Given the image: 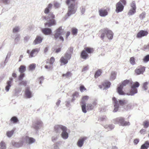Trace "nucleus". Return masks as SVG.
I'll list each match as a JSON object with an SVG mask.
<instances>
[{
  "instance_id": "1",
  "label": "nucleus",
  "mask_w": 149,
  "mask_h": 149,
  "mask_svg": "<svg viewBox=\"0 0 149 149\" xmlns=\"http://www.w3.org/2000/svg\"><path fill=\"white\" fill-rule=\"evenodd\" d=\"M66 3L68 6V11L66 16L69 17L76 13L77 7L75 4V0H67Z\"/></svg>"
},
{
  "instance_id": "2",
  "label": "nucleus",
  "mask_w": 149,
  "mask_h": 149,
  "mask_svg": "<svg viewBox=\"0 0 149 149\" xmlns=\"http://www.w3.org/2000/svg\"><path fill=\"white\" fill-rule=\"evenodd\" d=\"M54 15L51 13H50L47 17H45V19L47 22L45 24V27H50L56 24V22L54 19Z\"/></svg>"
},
{
  "instance_id": "3",
  "label": "nucleus",
  "mask_w": 149,
  "mask_h": 149,
  "mask_svg": "<svg viewBox=\"0 0 149 149\" xmlns=\"http://www.w3.org/2000/svg\"><path fill=\"white\" fill-rule=\"evenodd\" d=\"M112 100L113 103V104L114 107L113 111L114 112H117L118 110L119 107V103L121 106H123L127 102V101L125 100H118L115 97H113L112 98Z\"/></svg>"
},
{
  "instance_id": "4",
  "label": "nucleus",
  "mask_w": 149,
  "mask_h": 149,
  "mask_svg": "<svg viewBox=\"0 0 149 149\" xmlns=\"http://www.w3.org/2000/svg\"><path fill=\"white\" fill-rule=\"evenodd\" d=\"M101 32H102V34L100 37L102 39H104L106 36L109 40H111L112 39L113 33L111 30L107 29H104L101 30Z\"/></svg>"
},
{
  "instance_id": "5",
  "label": "nucleus",
  "mask_w": 149,
  "mask_h": 149,
  "mask_svg": "<svg viewBox=\"0 0 149 149\" xmlns=\"http://www.w3.org/2000/svg\"><path fill=\"white\" fill-rule=\"evenodd\" d=\"M113 121L114 124H118L122 126L129 125L130 124L129 122L126 121L122 117H119L114 119H113Z\"/></svg>"
},
{
  "instance_id": "6",
  "label": "nucleus",
  "mask_w": 149,
  "mask_h": 149,
  "mask_svg": "<svg viewBox=\"0 0 149 149\" xmlns=\"http://www.w3.org/2000/svg\"><path fill=\"white\" fill-rule=\"evenodd\" d=\"M132 83V82L131 80L126 79L123 81L117 88V91L118 93L120 95H124V92L122 90L123 87L126 86L129 84H131Z\"/></svg>"
},
{
  "instance_id": "7",
  "label": "nucleus",
  "mask_w": 149,
  "mask_h": 149,
  "mask_svg": "<svg viewBox=\"0 0 149 149\" xmlns=\"http://www.w3.org/2000/svg\"><path fill=\"white\" fill-rule=\"evenodd\" d=\"M63 31V30L62 29V26H60L55 31L54 35V38L56 40H60L62 41H64L63 37L61 36Z\"/></svg>"
},
{
  "instance_id": "8",
  "label": "nucleus",
  "mask_w": 149,
  "mask_h": 149,
  "mask_svg": "<svg viewBox=\"0 0 149 149\" xmlns=\"http://www.w3.org/2000/svg\"><path fill=\"white\" fill-rule=\"evenodd\" d=\"M125 0H120L116 4V13H119L122 11L124 9L123 5L126 4Z\"/></svg>"
},
{
  "instance_id": "9",
  "label": "nucleus",
  "mask_w": 149,
  "mask_h": 149,
  "mask_svg": "<svg viewBox=\"0 0 149 149\" xmlns=\"http://www.w3.org/2000/svg\"><path fill=\"white\" fill-rule=\"evenodd\" d=\"M140 85L139 83L136 81V82L133 85L131 86V90L129 93H127V95L131 96L134 95L135 94L137 93V88L139 87Z\"/></svg>"
},
{
  "instance_id": "10",
  "label": "nucleus",
  "mask_w": 149,
  "mask_h": 149,
  "mask_svg": "<svg viewBox=\"0 0 149 149\" xmlns=\"http://www.w3.org/2000/svg\"><path fill=\"white\" fill-rule=\"evenodd\" d=\"M40 51L39 48H36L33 49L31 51L29 50L27 51V53L29 54V57L31 58L35 57Z\"/></svg>"
},
{
  "instance_id": "11",
  "label": "nucleus",
  "mask_w": 149,
  "mask_h": 149,
  "mask_svg": "<svg viewBox=\"0 0 149 149\" xmlns=\"http://www.w3.org/2000/svg\"><path fill=\"white\" fill-rule=\"evenodd\" d=\"M66 127L61 125H57L54 127V131L57 134H60Z\"/></svg>"
},
{
  "instance_id": "12",
  "label": "nucleus",
  "mask_w": 149,
  "mask_h": 149,
  "mask_svg": "<svg viewBox=\"0 0 149 149\" xmlns=\"http://www.w3.org/2000/svg\"><path fill=\"white\" fill-rule=\"evenodd\" d=\"M109 10V9H100L98 11L99 15L102 17H105L108 15Z\"/></svg>"
},
{
  "instance_id": "13",
  "label": "nucleus",
  "mask_w": 149,
  "mask_h": 149,
  "mask_svg": "<svg viewBox=\"0 0 149 149\" xmlns=\"http://www.w3.org/2000/svg\"><path fill=\"white\" fill-rule=\"evenodd\" d=\"M67 128L66 127L61 133V137L64 140L67 139L68 137V134L67 132Z\"/></svg>"
},
{
  "instance_id": "14",
  "label": "nucleus",
  "mask_w": 149,
  "mask_h": 149,
  "mask_svg": "<svg viewBox=\"0 0 149 149\" xmlns=\"http://www.w3.org/2000/svg\"><path fill=\"white\" fill-rule=\"evenodd\" d=\"M23 142V141H20L18 142H16L14 141L11 142V145L14 147L19 148L22 146Z\"/></svg>"
},
{
  "instance_id": "15",
  "label": "nucleus",
  "mask_w": 149,
  "mask_h": 149,
  "mask_svg": "<svg viewBox=\"0 0 149 149\" xmlns=\"http://www.w3.org/2000/svg\"><path fill=\"white\" fill-rule=\"evenodd\" d=\"M148 33L146 31L141 30L138 33L137 35V37L138 38H141L143 37L146 36Z\"/></svg>"
},
{
  "instance_id": "16",
  "label": "nucleus",
  "mask_w": 149,
  "mask_h": 149,
  "mask_svg": "<svg viewBox=\"0 0 149 149\" xmlns=\"http://www.w3.org/2000/svg\"><path fill=\"white\" fill-rule=\"evenodd\" d=\"M86 139V137H83L79 139L77 143V146L79 147H81L83 146L84 141Z\"/></svg>"
},
{
  "instance_id": "17",
  "label": "nucleus",
  "mask_w": 149,
  "mask_h": 149,
  "mask_svg": "<svg viewBox=\"0 0 149 149\" xmlns=\"http://www.w3.org/2000/svg\"><path fill=\"white\" fill-rule=\"evenodd\" d=\"M13 81V78L10 77L9 78V80L7 82V85L5 88V90L6 92H8L11 86V83Z\"/></svg>"
},
{
  "instance_id": "18",
  "label": "nucleus",
  "mask_w": 149,
  "mask_h": 149,
  "mask_svg": "<svg viewBox=\"0 0 149 149\" xmlns=\"http://www.w3.org/2000/svg\"><path fill=\"white\" fill-rule=\"evenodd\" d=\"M25 95L26 97L28 98H30L33 96L29 87H27L25 89Z\"/></svg>"
},
{
  "instance_id": "19",
  "label": "nucleus",
  "mask_w": 149,
  "mask_h": 149,
  "mask_svg": "<svg viewBox=\"0 0 149 149\" xmlns=\"http://www.w3.org/2000/svg\"><path fill=\"white\" fill-rule=\"evenodd\" d=\"M26 142L29 144L33 143L35 141V140L32 137H29L28 136H26L24 139Z\"/></svg>"
},
{
  "instance_id": "20",
  "label": "nucleus",
  "mask_w": 149,
  "mask_h": 149,
  "mask_svg": "<svg viewBox=\"0 0 149 149\" xmlns=\"http://www.w3.org/2000/svg\"><path fill=\"white\" fill-rule=\"evenodd\" d=\"M145 67H143L140 68L136 69L135 71V73L138 75L143 74L145 71Z\"/></svg>"
},
{
  "instance_id": "21",
  "label": "nucleus",
  "mask_w": 149,
  "mask_h": 149,
  "mask_svg": "<svg viewBox=\"0 0 149 149\" xmlns=\"http://www.w3.org/2000/svg\"><path fill=\"white\" fill-rule=\"evenodd\" d=\"M42 39L41 37L37 36L33 42V45H36L42 42Z\"/></svg>"
},
{
  "instance_id": "22",
  "label": "nucleus",
  "mask_w": 149,
  "mask_h": 149,
  "mask_svg": "<svg viewBox=\"0 0 149 149\" xmlns=\"http://www.w3.org/2000/svg\"><path fill=\"white\" fill-rule=\"evenodd\" d=\"M68 60L65 58V57L62 56L60 59L59 61L61 64L60 65H64L67 64L68 62Z\"/></svg>"
},
{
  "instance_id": "23",
  "label": "nucleus",
  "mask_w": 149,
  "mask_h": 149,
  "mask_svg": "<svg viewBox=\"0 0 149 149\" xmlns=\"http://www.w3.org/2000/svg\"><path fill=\"white\" fill-rule=\"evenodd\" d=\"M42 32L44 34L46 35H49L52 32L51 29L49 28H45L43 29Z\"/></svg>"
},
{
  "instance_id": "24",
  "label": "nucleus",
  "mask_w": 149,
  "mask_h": 149,
  "mask_svg": "<svg viewBox=\"0 0 149 149\" xmlns=\"http://www.w3.org/2000/svg\"><path fill=\"white\" fill-rule=\"evenodd\" d=\"M42 122L40 120H38L33 124V127L36 130H38L39 128V126L41 124Z\"/></svg>"
},
{
  "instance_id": "25",
  "label": "nucleus",
  "mask_w": 149,
  "mask_h": 149,
  "mask_svg": "<svg viewBox=\"0 0 149 149\" xmlns=\"http://www.w3.org/2000/svg\"><path fill=\"white\" fill-rule=\"evenodd\" d=\"M81 56L84 59H86L88 57V55L85 50H83L81 52Z\"/></svg>"
},
{
  "instance_id": "26",
  "label": "nucleus",
  "mask_w": 149,
  "mask_h": 149,
  "mask_svg": "<svg viewBox=\"0 0 149 149\" xmlns=\"http://www.w3.org/2000/svg\"><path fill=\"white\" fill-rule=\"evenodd\" d=\"M111 85V83L108 81H106L103 83L102 84V86L103 87V89L107 88H109Z\"/></svg>"
},
{
  "instance_id": "27",
  "label": "nucleus",
  "mask_w": 149,
  "mask_h": 149,
  "mask_svg": "<svg viewBox=\"0 0 149 149\" xmlns=\"http://www.w3.org/2000/svg\"><path fill=\"white\" fill-rule=\"evenodd\" d=\"M52 6L53 5L52 4H49L47 7L44 10L45 13L47 14L49 13L50 10L51 9L52 7Z\"/></svg>"
},
{
  "instance_id": "28",
  "label": "nucleus",
  "mask_w": 149,
  "mask_h": 149,
  "mask_svg": "<svg viewBox=\"0 0 149 149\" xmlns=\"http://www.w3.org/2000/svg\"><path fill=\"white\" fill-rule=\"evenodd\" d=\"M89 98V96H83L81 100V104H86V102Z\"/></svg>"
},
{
  "instance_id": "29",
  "label": "nucleus",
  "mask_w": 149,
  "mask_h": 149,
  "mask_svg": "<svg viewBox=\"0 0 149 149\" xmlns=\"http://www.w3.org/2000/svg\"><path fill=\"white\" fill-rule=\"evenodd\" d=\"M149 147V142L146 141L141 146L140 149H147Z\"/></svg>"
},
{
  "instance_id": "30",
  "label": "nucleus",
  "mask_w": 149,
  "mask_h": 149,
  "mask_svg": "<svg viewBox=\"0 0 149 149\" xmlns=\"http://www.w3.org/2000/svg\"><path fill=\"white\" fill-rule=\"evenodd\" d=\"M104 127L108 131H109L113 129L114 127V125H106L104 126Z\"/></svg>"
},
{
  "instance_id": "31",
  "label": "nucleus",
  "mask_w": 149,
  "mask_h": 149,
  "mask_svg": "<svg viewBox=\"0 0 149 149\" xmlns=\"http://www.w3.org/2000/svg\"><path fill=\"white\" fill-rule=\"evenodd\" d=\"M19 71L20 73H24L26 70V67L23 65H21L19 68Z\"/></svg>"
},
{
  "instance_id": "32",
  "label": "nucleus",
  "mask_w": 149,
  "mask_h": 149,
  "mask_svg": "<svg viewBox=\"0 0 149 149\" xmlns=\"http://www.w3.org/2000/svg\"><path fill=\"white\" fill-rule=\"evenodd\" d=\"M14 130H13L11 131H7L6 132V135L8 137H11L13 135Z\"/></svg>"
},
{
  "instance_id": "33",
  "label": "nucleus",
  "mask_w": 149,
  "mask_h": 149,
  "mask_svg": "<svg viewBox=\"0 0 149 149\" xmlns=\"http://www.w3.org/2000/svg\"><path fill=\"white\" fill-rule=\"evenodd\" d=\"M84 50L86 51V52H87L88 54H91L94 51V50L93 48L89 47L85 48H84Z\"/></svg>"
},
{
  "instance_id": "34",
  "label": "nucleus",
  "mask_w": 149,
  "mask_h": 149,
  "mask_svg": "<svg viewBox=\"0 0 149 149\" xmlns=\"http://www.w3.org/2000/svg\"><path fill=\"white\" fill-rule=\"evenodd\" d=\"M79 96V93L77 92H75L72 95V101H74Z\"/></svg>"
},
{
  "instance_id": "35",
  "label": "nucleus",
  "mask_w": 149,
  "mask_h": 149,
  "mask_svg": "<svg viewBox=\"0 0 149 149\" xmlns=\"http://www.w3.org/2000/svg\"><path fill=\"white\" fill-rule=\"evenodd\" d=\"M53 65L49 63V64L45 65V68L48 70V71L52 70L53 69Z\"/></svg>"
},
{
  "instance_id": "36",
  "label": "nucleus",
  "mask_w": 149,
  "mask_h": 149,
  "mask_svg": "<svg viewBox=\"0 0 149 149\" xmlns=\"http://www.w3.org/2000/svg\"><path fill=\"white\" fill-rule=\"evenodd\" d=\"M6 144L5 142L2 141L0 143V149H6Z\"/></svg>"
},
{
  "instance_id": "37",
  "label": "nucleus",
  "mask_w": 149,
  "mask_h": 149,
  "mask_svg": "<svg viewBox=\"0 0 149 149\" xmlns=\"http://www.w3.org/2000/svg\"><path fill=\"white\" fill-rule=\"evenodd\" d=\"M63 57H65V58L69 60L71 58V54L70 53H69L68 52H66Z\"/></svg>"
},
{
  "instance_id": "38",
  "label": "nucleus",
  "mask_w": 149,
  "mask_h": 149,
  "mask_svg": "<svg viewBox=\"0 0 149 149\" xmlns=\"http://www.w3.org/2000/svg\"><path fill=\"white\" fill-rule=\"evenodd\" d=\"M116 73L114 71L111 72L110 76V79L111 80H114L116 78Z\"/></svg>"
},
{
  "instance_id": "39",
  "label": "nucleus",
  "mask_w": 149,
  "mask_h": 149,
  "mask_svg": "<svg viewBox=\"0 0 149 149\" xmlns=\"http://www.w3.org/2000/svg\"><path fill=\"white\" fill-rule=\"evenodd\" d=\"M102 73L101 70H97L95 74V78H97L100 76Z\"/></svg>"
},
{
  "instance_id": "40",
  "label": "nucleus",
  "mask_w": 149,
  "mask_h": 149,
  "mask_svg": "<svg viewBox=\"0 0 149 149\" xmlns=\"http://www.w3.org/2000/svg\"><path fill=\"white\" fill-rule=\"evenodd\" d=\"M136 9H130L128 13V14L129 15H134L136 12Z\"/></svg>"
},
{
  "instance_id": "41",
  "label": "nucleus",
  "mask_w": 149,
  "mask_h": 149,
  "mask_svg": "<svg viewBox=\"0 0 149 149\" xmlns=\"http://www.w3.org/2000/svg\"><path fill=\"white\" fill-rule=\"evenodd\" d=\"M10 120L13 123H16L18 121V120L16 117L13 116L11 118Z\"/></svg>"
},
{
  "instance_id": "42",
  "label": "nucleus",
  "mask_w": 149,
  "mask_h": 149,
  "mask_svg": "<svg viewBox=\"0 0 149 149\" xmlns=\"http://www.w3.org/2000/svg\"><path fill=\"white\" fill-rule=\"evenodd\" d=\"M36 67V64L35 63H32L29 65V68L30 70H34Z\"/></svg>"
},
{
  "instance_id": "43",
  "label": "nucleus",
  "mask_w": 149,
  "mask_h": 149,
  "mask_svg": "<svg viewBox=\"0 0 149 149\" xmlns=\"http://www.w3.org/2000/svg\"><path fill=\"white\" fill-rule=\"evenodd\" d=\"M20 81L19 83V85L20 86L23 85L25 86L27 85V81Z\"/></svg>"
},
{
  "instance_id": "44",
  "label": "nucleus",
  "mask_w": 149,
  "mask_h": 149,
  "mask_svg": "<svg viewBox=\"0 0 149 149\" xmlns=\"http://www.w3.org/2000/svg\"><path fill=\"white\" fill-rule=\"evenodd\" d=\"M24 77L25 74L24 73H20V74L18 77V80L19 81H22V80Z\"/></svg>"
},
{
  "instance_id": "45",
  "label": "nucleus",
  "mask_w": 149,
  "mask_h": 149,
  "mask_svg": "<svg viewBox=\"0 0 149 149\" xmlns=\"http://www.w3.org/2000/svg\"><path fill=\"white\" fill-rule=\"evenodd\" d=\"M58 134L53 136L52 137V141L53 142H55L58 139Z\"/></svg>"
},
{
  "instance_id": "46",
  "label": "nucleus",
  "mask_w": 149,
  "mask_h": 149,
  "mask_svg": "<svg viewBox=\"0 0 149 149\" xmlns=\"http://www.w3.org/2000/svg\"><path fill=\"white\" fill-rule=\"evenodd\" d=\"M20 31V28L19 26H16L13 28V32L15 33Z\"/></svg>"
},
{
  "instance_id": "47",
  "label": "nucleus",
  "mask_w": 149,
  "mask_h": 149,
  "mask_svg": "<svg viewBox=\"0 0 149 149\" xmlns=\"http://www.w3.org/2000/svg\"><path fill=\"white\" fill-rule=\"evenodd\" d=\"M20 35L19 34H17L15 36V42H19L20 40Z\"/></svg>"
},
{
  "instance_id": "48",
  "label": "nucleus",
  "mask_w": 149,
  "mask_h": 149,
  "mask_svg": "<svg viewBox=\"0 0 149 149\" xmlns=\"http://www.w3.org/2000/svg\"><path fill=\"white\" fill-rule=\"evenodd\" d=\"M82 110L83 112L84 113H86V104H81Z\"/></svg>"
},
{
  "instance_id": "49",
  "label": "nucleus",
  "mask_w": 149,
  "mask_h": 149,
  "mask_svg": "<svg viewBox=\"0 0 149 149\" xmlns=\"http://www.w3.org/2000/svg\"><path fill=\"white\" fill-rule=\"evenodd\" d=\"M146 16V13L145 12H143L141 14L139 15V18L141 19H143L145 18Z\"/></svg>"
},
{
  "instance_id": "50",
  "label": "nucleus",
  "mask_w": 149,
  "mask_h": 149,
  "mask_svg": "<svg viewBox=\"0 0 149 149\" xmlns=\"http://www.w3.org/2000/svg\"><path fill=\"white\" fill-rule=\"evenodd\" d=\"M86 107L87 109L89 110L92 109L94 107V106L90 104H88Z\"/></svg>"
},
{
  "instance_id": "51",
  "label": "nucleus",
  "mask_w": 149,
  "mask_h": 149,
  "mask_svg": "<svg viewBox=\"0 0 149 149\" xmlns=\"http://www.w3.org/2000/svg\"><path fill=\"white\" fill-rule=\"evenodd\" d=\"M130 6L132 9H136V6L135 2V1H133L131 3Z\"/></svg>"
},
{
  "instance_id": "52",
  "label": "nucleus",
  "mask_w": 149,
  "mask_h": 149,
  "mask_svg": "<svg viewBox=\"0 0 149 149\" xmlns=\"http://www.w3.org/2000/svg\"><path fill=\"white\" fill-rule=\"evenodd\" d=\"M143 125L144 127L147 128L149 126V122L147 121H145L144 122Z\"/></svg>"
},
{
  "instance_id": "53",
  "label": "nucleus",
  "mask_w": 149,
  "mask_h": 149,
  "mask_svg": "<svg viewBox=\"0 0 149 149\" xmlns=\"http://www.w3.org/2000/svg\"><path fill=\"white\" fill-rule=\"evenodd\" d=\"M130 63L132 65H134L135 64V59L134 57H132L130 58Z\"/></svg>"
},
{
  "instance_id": "54",
  "label": "nucleus",
  "mask_w": 149,
  "mask_h": 149,
  "mask_svg": "<svg viewBox=\"0 0 149 149\" xmlns=\"http://www.w3.org/2000/svg\"><path fill=\"white\" fill-rule=\"evenodd\" d=\"M71 73L70 72H68L65 74H63V76H65L66 77H68L71 76Z\"/></svg>"
},
{
  "instance_id": "55",
  "label": "nucleus",
  "mask_w": 149,
  "mask_h": 149,
  "mask_svg": "<svg viewBox=\"0 0 149 149\" xmlns=\"http://www.w3.org/2000/svg\"><path fill=\"white\" fill-rule=\"evenodd\" d=\"M148 83L147 82H146L144 83L143 85V88L145 90H146L148 89V87L147 86Z\"/></svg>"
},
{
  "instance_id": "56",
  "label": "nucleus",
  "mask_w": 149,
  "mask_h": 149,
  "mask_svg": "<svg viewBox=\"0 0 149 149\" xmlns=\"http://www.w3.org/2000/svg\"><path fill=\"white\" fill-rule=\"evenodd\" d=\"M143 61L144 62H147L149 61V55H147L144 58Z\"/></svg>"
},
{
  "instance_id": "57",
  "label": "nucleus",
  "mask_w": 149,
  "mask_h": 149,
  "mask_svg": "<svg viewBox=\"0 0 149 149\" xmlns=\"http://www.w3.org/2000/svg\"><path fill=\"white\" fill-rule=\"evenodd\" d=\"M60 4L56 2H55L54 3V6L56 8H58L60 7Z\"/></svg>"
},
{
  "instance_id": "58",
  "label": "nucleus",
  "mask_w": 149,
  "mask_h": 149,
  "mask_svg": "<svg viewBox=\"0 0 149 149\" xmlns=\"http://www.w3.org/2000/svg\"><path fill=\"white\" fill-rule=\"evenodd\" d=\"M55 61V59L53 57H51L49 60V63L52 65H53V64L54 63V62Z\"/></svg>"
},
{
  "instance_id": "59",
  "label": "nucleus",
  "mask_w": 149,
  "mask_h": 149,
  "mask_svg": "<svg viewBox=\"0 0 149 149\" xmlns=\"http://www.w3.org/2000/svg\"><path fill=\"white\" fill-rule=\"evenodd\" d=\"M80 91L81 92H83L84 91H86V88L84 86L81 85L80 87Z\"/></svg>"
},
{
  "instance_id": "60",
  "label": "nucleus",
  "mask_w": 149,
  "mask_h": 149,
  "mask_svg": "<svg viewBox=\"0 0 149 149\" xmlns=\"http://www.w3.org/2000/svg\"><path fill=\"white\" fill-rule=\"evenodd\" d=\"M77 33V29L76 28H73L72 29V33L73 35H75Z\"/></svg>"
},
{
  "instance_id": "61",
  "label": "nucleus",
  "mask_w": 149,
  "mask_h": 149,
  "mask_svg": "<svg viewBox=\"0 0 149 149\" xmlns=\"http://www.w3.org/2000/svg\"><path fill=\"white\" fill-rule=\"evenodd\" d=\"M73 50V48L72 47H70L67 50L66 52H68L69 53H70L71 54L72 53Z\"/></svg>"
},
{
  "instance_id": "62",
  "label": "nucleus",
  "mask_w": 149,
  "mask_h": 149,
  "mask_svg": "<svg viewBox=\"0 0 149 149\" xmlns=\"http://www.w3.org/2000/svg\"><path fill=\"white\" fill-rule=\"evenodd\" d=\"M132 106L131 104H128L127 105L126 108L125 109L126 110L130 109L132 108Z\"/></svg>"
},
{
  "instance_id": "63",
  "label": "nucleus",
  "mask_w": 149,
  "mask_h": 149,
  "mask_svg": "<svg viewBox=\"0 0 149 149\" xmlns=\"http://www.w3.org/2000/svg\"><path fill=\"white\" fill-rule=\"evenodd\" d=\"M10 54L9 53H8L7 54V55L6 56L5 60V63H7L8 61H6V60L10 58Z\"/></svg>"
},
{
  "instance_id": "64",
  "label": "nucleus",
  "mask_w": 149,
  "mask_h": 149,
  "mask_svg": "<svg viewBox=\"0 0 149 149\" xmlns=\"http://www.w3.org/2000/svg\"><path fill=\"white\" fill-rule=\"evenodd\" d=\"M81 13L82 14H83L85 11V9L84 7H82L81 8Z\"/></svg>"
}]
</instances>
